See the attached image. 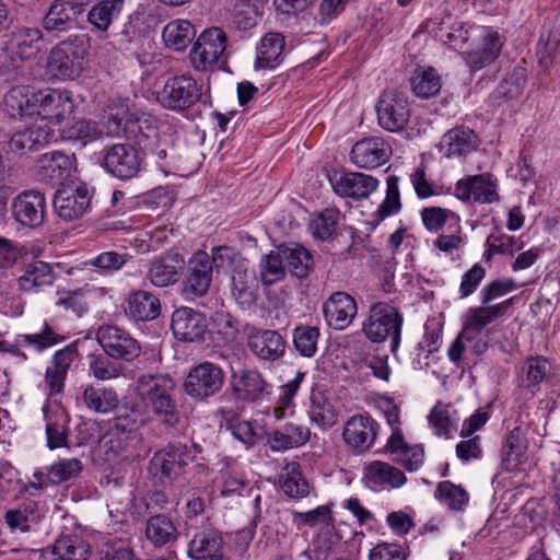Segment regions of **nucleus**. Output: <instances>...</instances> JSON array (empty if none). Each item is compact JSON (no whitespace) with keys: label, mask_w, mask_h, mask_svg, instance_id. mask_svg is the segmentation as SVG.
<instances>
[{"label":"nucleus","mask_w":560,"mask_h":560,"mask_svg":"<svg viewBox=\"0 0 560 560\" xmlns=\"http://www.w3.org/2000/svg\"><path fill=\"white\" fill-rule=\"evenodd\" d=\"M334 191L343 198L365 199L378 187V179L361 172L335 173L330 177Z\"/></svg>","instance_id":"nucleus-15"},{"label":"nucleus","mask_w":560,"mask_h":560,"mask_svg":"<svg viewBox=\"0 0 560 560\" xmlns=\"http://www.w3.org/2000/svg\"><path fill=\"white\" fill-rule=\"evenodd\" d=\"M402 320V315L394 305L376 302L371 305L362 329L372 342H383L389 338L390 351L396 353L400 345Z\"/></svg>","instance_id":"nucleus-3"},{"label":"nucleus","mask_w":560,"mask_h":560,"mask_svg":"<svg viewBox=\"0 0 560 560\" xmlns=\"http://www.w3.org/2000/svg\"><path fill=\"white\" fill-rule=\"evenodd\" d=\"M82 470V463L78 458L62 459L48 468L47 480L51 485H59L78 476Z\"/></svg>","instance_id":"nucleus-62"},{"label":"nucleus","mask_w":560,"mask_h":560,"mask_svg":"<svg viewBox=\"0 0 560 560\" xmlns=\"http://www.w3.org/2000/svg\"><path fill=\"white\" fill-rule=\"evenodd\" d=\"M35 116L40 118L39 124H60L74 110V103L67 92L58 90H38Z\"/></svg>","instance_id":"nucleus-13"},{"label":"nucleus","mask_w":560,"mask_h":560,"mask_svg":"<svg viewBox=\"0 0 560 560\" xmlns=\"http://www.w3.org/2000/svg\"><path fill=\"white\" fill-rule=\"evenodd\" d=\"M55 276L51 266L42 260H35L25 267L19 278V288L23 292H37L44 287L51 285Z\"/></svg>","instance_id":"nucleus-36"},{"label":"nucleus","mask_w":560,"mask_h":560,"mask_svg":"<svg viewBox=\"0 0 560 560\" xmlns=\"http://www.w3.org/2000/svg\"><path fill=\"white\" fill-rule=\"evenodd\" d=\"M358 306L354 299L346 292L334 293L324 304V314L329 326L335 329L347 328L355 317Z\"/></svg>","instance_id":"nucleus-27"},{"label":"nucleus","mask_w":560,"mask_h":560,"mask_svg":"<svg viewBox=\"0 0 560 560\" xmlns=\"http://www.w3.org/2000/svg\"><path fill=\"white\" fill-rule=\"evenodd\" d=\"M258 0H235L233 22L238 30H249L257 23L259 14Z\"/></svg>","instance_id":"nucleus-57"},{"label":"nucleus","mask_w":560,"mask_h":560,"mask_svg":"<svg viewBox=\"0 0 560 560\" xmlns=\"http://www.w3.org/2000/svg\"><path fill=\"white\" fill-rule=\"evenodd\" d=\"M45 552H50L56 560H88L91 548L90 544L79 536L65 535L46 547Z\"/></svg>","instance_id":"nucleus-34"},{"label":"nucleus","mask_w":560,"mask_h":560,"mask_svg":"<svg viewBox=\"0 0 560 560\" xmlns=\"http://www.w3.org/2000/svg\"><path fill=\"white\" fill-rule=\"evenodd\" d=\"M435 497L452 511H463L469 500L467 491L451 481L439 482Z\"/></svg>","instance_id":"nucleus-52"},{"label":"nucleus","mask_w":560,"mask_h":560,"mask_svg":"<svg viewBox=\"0 0 560 560\" xmlns=\"http://www.w3.org/2000/svg\"><path fill=\"white\" fill-rule=\"evenodd\" d=\"M223 549L222 535L218 530L209 529L194 536L187 553L194 560H228Z\"/></svg>","instance_id":"nucleus-28"},{"label":"nucleus","mask_w":560,"mask_h":560,"mask_svg":"<svg viewBox=\"0 0 560 560\" xmlns=\"http://www.w3.org/2000/svg\"><path fill=\"white\" fill-rule=\"evenodd\" d=\"M13 218L23 226L36 229L44 222L47 205L44 194L38 190H24L12 201Z\"/></svg>","instance_id":"nucleus-14"},{"label":"nucleus","mask_w":560,"mask_h":560,"mask_svg":"<svg viewBox=\"0 0 560 560\" xmlns=\"http://www.w3.org/2000/svg\"><path fill=\"white\" fill-rule=\"evenodd\" d=\"M71 170L72 161L60 151L45 153L38 161V175L52 186L62 184L71 175Z\"/></svg>","instance_id":"nucleus-31"},{"label":"nucleus","mask_w":560,"mask_h":560,"mask_svg":"<svg viewBox=\"0 0 560 560\" xmlns=\"http://www.w3.org/2000/svg\"><path fill=\"white\" fill-rule=\"evenodd\" d=\"M174 469L175 447L171 444L165 448L156 451L148 466L149 474L163 486L173 483Z\"/></svg>","instance_id":"nucleus-43"},{"label":"nucleus","mask_w":560,"mask_h":560,"mask_svg":"<svg viewBox=\"0 0 560 560\" xmlns=\"http://www.w3.org/2000/svg\"><path fill=\"white\" fill-rule=\"evenodd\" d=\"M428 420L436 436L451 439L457 431L459 419L450 406L436 404L431 409Z\"/></svg>","instance_id":"nucleus-45"},{"label":"nucleus","mask_w":560,"mask_h":560,"mask_svg":"<svg viewBox=\"0 0 560 560\" xmlns=\"http://www.w3.org/2000/svg\"><path fill=\"white\" fill-rule=\"evenodd\" d=\"M201 96L200 88L191 77H177V110L196 104Z\"/></svg>","instance_id":"nucleus-63"},{"label":"nucleus","mask_w":560,"mask_h":560,"mask_svg":"<svg viewBox=\"0 0 560 560\" xmlns=\"http://www.w3.org/2000/svg\"><path fill=\"white\" fill-rule=\"evenodd\" d=\"M340 212L336 208H327L310 222V230L314 237L318 240L329 238L339 221Z\"/></svg>","instance_id":"nucleus-56"},{"label":"nucleus","mask_w":560,"mask_h":560,"mask_svg":"<svg viewBox=\"0 0 560 560\" xmlns=\"http://www.w3.org/2000/svg\"><path fill=\"white\" fill-rule=\"evenodd\" d=\"M138 390L142 401L150 407L164 423L174 424L175 420V381L170 375H141Z\"/></svg>","instance_id":"nucleus-2"},{"label":"nucleus","mask_w":560,"mask_h":560,"mask_svg":"<svg viewBox=\"0 0 560 560\" xmlns=\"http://www.w3.org/2000/svg\"><path fill=\"white\" fill-rule=\"evenodd\" d=\"M282 258L288 271L298 279H305L313 270V257L310 250L300 244L282 246Z\"/></svg>","instance_id":"nucleus-40"},{"label":"nucleus","mask_w":560,"mask_h":560,"mask_svg":"<svg viewBox=\"0 0 560 560\" xmlns=\"http://www.w3.org/2000/svg\"><path fill=\"white\" fill-rule=\"evenodd\" d=\"M174 529L173 523L170 520L164 515H156L148 521L145 534L148 539L155 546H163L168 541Z\"/></svg>","instance_id":"nucleus-64"},{"label":"nucleus","mask_w":560,"mask_h":560,"mask_svg":"<svg viewBox=\"0 0 560 560\" xmlns=\"http://www.w3.org/2000/svg\"><path fill=\"white\" fill-rule=\"evenodd\" d=\"M399 178L390 175L386 179V196L376 211L378 220H384L387 217L398 213L401 209L400 192L398 187Z\"/></svg>","instance_id":"nucleus-59"},{"label":"nucleus","mask_w":560,"mask_h":560,"mask_svg":"<svg viewBox=\"0 0 560 560\" xmlns=\"http://www.w3.org/2000/svg\"><path fill=\"white\" fill-rule=\"evenodd\" d=\"M55 139L54 130L47 124H34L24 130L13 133L9 141L11 152L23 155L28 151H37Z\"/></svg>","instance_id":"nucleus-25"},{"label":"nucleus","mask_w":560,"mask_h":560,"mask_svg":"<svg viewBox=\"0 0 560 560\" xmlns=\"http://www.w3.org/2000/svg\"><path fill=\"white\" fill-rule=\"evenodd\" d=\"M305 377V373L296 372L295 376L280 386L279 395L275 406L268 409L267 413H271L276 420L290 418L295 412L294 398Z\"/></svg>","instance_id":"nucleus-35"},{"label":"nucleus","mask_w":560,"mask_h":560,"mask_svg":"<svg viewBox=\"0 0 560 560\" xmlns=\"http://www.w3.org/2000/svg\"><path fill=\"white\" fill-rule=\"evenodd\" d=\"M480 144L477 133L466 126H456L443 135L440 150L446 158H465Z\"/></svg>","instance_id":"nucleus-20"},{"label":"nucleus","mask_w":560,"mask_h":560,"mask_svg":"<svg viewBox=\"0 0 560 560\" xmlns=\"http://www.w3.org/2000/svg\"><path fill=\"white\" fill-rule=\"evenodd\" d=\"M260 278L265 285H271L285 276V262L282 258V247L277 252H270L264 255L259 264Z\"/></svg>","instance_id":"nucleus-51"},{"label":"nucleus","mask_w":560,"mask_h":560,"mask_svg":"<svg viewBox=\"0 0 560 560\" xmlns=\"http://www.w3.org/2000/svg\"><path fill=\"white\" fill-rule=\"evenodd\" d=\"M375 110L380 127L388 132L402 131L411 115L408 96L396 89H387L382 92Z\"/></svg>","instance_id":"nucleus-6"},{"label":"nucleus","mask_w":560,"mask_h":560,"mask_svg":"<svg viewBox=\"0 0 560 560\" xmlns=\"http://www.w3.org/2000/svg\"><path fill=\"white\" fill-rule=\"evenodd\" d=\"M526 445L521 439V430L515 428L512 430L505 441L503 451V464L505 469L512 470L522 463L525 455Z\"/></svg>","instance_id":"nucleus-58"},{"label":"nucleus","mask_w":560,"mask_h":560,"mask_svg":"<svg viewBox=\"0 0 560 560\" xmlns=\"http://www.w3.org/2000/svg\"><path fill=\"white\" fill-rule=\"evenodd\" d=\"M381 427L369 415H354L343 427L342 439L355 454L366 453L375 443Z\"/></svg>","instance_id":"nucleus-11"},{"label":"nucleus","mask_w":560,"mask_h":560,"mask_svg":"<svg viewBox=\"0 0 560 560\" xmlns=\"http://www.w3.org/2000/svg\"><path fill=\"white\" fill-rule=\"evenodd\" d=\"M66 339L63 335L58 334L54 327L45 322L43 328L37 334H21L16 336V342L33 347L36 351L42 352Z\"/></svg>","instance_id":"nucleus-50"},{"label":"nucleus","mask_w":560,"mask_h":560,"mask_svg":"<svg viewBox=\"0 0 560 560\" xmlns=\"http://www.w3.org/2000/svg\"><path fill=\"white\" fill-rule=\"evenodd\" d=\"M84 405L98 413H108L119 405V398L113 388L88 385L82 395Z\"/></svg>","instance_id":"nucleus-42"},{"label":"nucleus","mask_w":560,"mask_h":560,"mask_svg":"<svg viewBox=\"0 0 560 560\" xmlns=\"http://www.w3.org/2000/svg\"><path fill=\"white\" fill-rule=\"evenodd\" d=\"M550 362L542 355H536L526 359L522 365V386L532 392H535L540 383L550 373Z\"/></svg>","instance_id":"nucleus-46"},{"label":"nucleus","mask_w":560,"mask_h":560,"mask_svg":"<svg viewBox=\"0 0 560 560\" xmlns=\"http://www.w3.org/2000/svg\"><path fill=\"white\" fill-rule=\"evenodd\" d=\"M212 266L207 253L199 252L189 260V276L184 281L183 294L187 298L201 296L211 283Z\"/></svg>","instance_id":"nucleus-24"},{"label":"nucleus","mask_w":560,"mask_h":560,"mask_svg":"<svg viewBox=\"0 0 560 560\" xmlns=\"http://www.w3.org/2000/svg\"><path fill=\"white\" fill-rule=\"evenodd\" d=\"M454 195L462 201L492 203L499 200L497 186L487 174L466 176L455 185Z\"/></svg>","instance_id":"nucleus-19"},{"label":"nucleus","mask_w":560,"mask_h":560,"mask_svg":"<svg viewBox=\"0 0 560 560\" xmlns=\"http://www.w3.org/2000/svg\"><path fill=\"white\" fill-rule=\"evenodd\" d=\"M43 39V33L37 27H20L12 34L14 43V54L21 60H28L36 57L40 51L39 42Z\"/></svg>","instance_id":"nucleus-44"},{"label":"nucleus","mask_w":560,"mask_h":560,"mask_svg":"<svg viewBox=\"0 0 560 560\" xmlns=\"http://www.w3.org/2000/svg\"><path fill=\"white\" fill-rule=\"evenodd\" d=\"M105 352L90 357L89 372L98 381H109L122 374L124 366Z\"/></svg>","instance_id":"nucleus-54"},{"label":"nucleus","mask_w":560,"mask_h":560,"mask_svg":"<svg viewBox=\"0 0 560 560\" xmlns=\"http://www.w3.org/2000/svg\"><path fill=\"white\" fill-rule=\"evenodd\" d=\"M125 0H102L89 11L88 21L96 30L106 32L121 12Z\"/></svg>","instance_id":"nucleus-47"},{"label":"nucleus","mask_w":560,"mask_h":560,"mask_svg":"<svg viewBox=\"0 0 560 560\" xmlns=\"http://www.w3.org/2000/svg\"><path fill=\"white\" fill-rule=\"evenodd\" d=\"M279 485L282 491L290 498L302 499L310 493V486L302 476L298 462L287 463L280 470Z\"/></svg>","instance_id":"nucleus-41"},{"label":"nucleus","mask_w":560,"mask_h":560,"mask_svg":"<svg viewBox=\"0 0 560 560\" xmlns=\"http://www.w3.org/2000/svg\"><path fill=\"white\" fill-rule=\"evenodd\" d=\"M311 432L305 425L288 422L267 435V445L272 452H284L306 444Z\"/></svg>","instance_id":"nucleus-29"},{"label":"nucleus","mask_w":560,"mask_h":560,"mask_svg":"<svg viewBox=\"0 0 560 560\" xmlns=\"http://www.w3.org/2000/svg\"><path fill=\"white\" fill-rule=\"evenodd\" d=\"M365 486L372 490H394L407 482L402 470L382 460H373L363 467Z\"/></svg>","instance_id":"nucleus-18"},{"label":"nucleus","mask_w":560,"mask_h":560,"mask_svg":"<svg viewBox=\"0 0 560 560\" xmlns=\"http://www.w3.org/2000/svg\"><path fill=\"white\" fill-rule=\"evenodd\" d=\"M526 82V69L515 67L491 94L492 103L500 106L503 103L518 98L524 91Z\"/></svg>","instance_id":"nucleus-38"},{"label":"nucleus","mask_w":560,"mask_h":560,"mask_svg":"<svg viewBox=\"0 0 560 560\" xmlns=\"http://www.w3.org/2000/svg\"><path fill=\"white\" fill-rule=\"evenodd\" d=\"M411 88L418 97H433L442 88L441 77L433 68H418L412 75Z\"/></svg>","instance_id":"nucleus-48"},{"label":"nucleus","mask_w":560,"mask_h":560,"mask_svg":"<svg viewBox=\"0 0 560 560\" xmlns=\"http://www.w3.org/2000/svg\"><path fill=\"white\" fill-rule=\"evenodd\" d=\"M422 224L430 233H438L444 226L450 229L460 222L458 214L441 207H425L420 211Z\"/></svg>","instance_id":"nucleus-49"},{"label":"nucleus","mask_w":560,"mask_h":560,"mask_svg":"<svg viewBox=\"0 0 560 560\" xmlns=\"http://www.w3.org/2000/svg\"><path fill=\"white\" fill-rule=\"evenodd\" d=\"M514 298H510L493 305L469 307L463 316V330L467 334H480L485 327L502 317L513 305Z\"/></svg>","instance_id":"nucleus-22"},{"label":"nucleus","mask_w":560,"mask_h":560,"mask_svg":"<svg viewBox=\"0 0 560 560\" xmlns=\"http://www.w3.org/2000/svg\"><path fill=\"white\" fill-rule=\"evenodd\" d=\"M91 48L90 37L72 34L54 46L49 52L47 66L57 78L75 79L84 69Z\"/></svg>","instance_id":"nucleus-1"},{"label":"nucleus","mask_w":560,"mask_h":560,"mask_svg":"<svg viewBox=\"0 0 560 560\" xmlns=\"http://www.w3.org/2000/svg\"><path fill=\"white\" fill-rule=\"evenodd\" d=\"M319 335L317 327L307 325L295 327L293 330L295 350L303 357L312 358L316 353Z\"/></svg>","instance_id":"nucleus-55"},{"label":"nucleus","mask_w":560,"mask_h":560,"mask_svg":"<svg viewBox=\"0 0 560 560\" xmlns=\"http://www.w3.org/2000/svg\"><path fill=\"white\" fill-rule=\"evenodd\" d=\"M502 42L497 32L485 31L480 47L466 54V63L471 70H480L492 63L499 56Z\"/></svg>","instance_id":"nucleus-33"},{"label":"nucleus","mask_w":560,"mask_h":560,"mask_svg":"<svg viewBox=\"0 0 560 560\" xmlns=\"http://www.w3.org/2000/svg\"><path fill=\"white\" fill-rule=\"evenodd\" d=\"M38 91L30 85H16L11 88L4 95V112L13 119L34 117Z\"/></svg>","instance_id":"nucleus-26"},{"label":"nucleus","mask_w":560,"mask_h":560,"mask_svg":"<svg viewBox=\"0 0 560 560\" xmlns=\"http://www.w3.org/2000/svg\"><path fill=\"white\" fill-rule=\"evenodd\" d=\"M392 153V147L385 138L370 136L353 144L350 159L360 168L373 170L386 164Z\"/></svg>","instance_id":"nucleus-12"},{"label":"nucleus","mask_w":560,"mask_h":560,"mask_svg":"<svg viewBox=\"0 0 560 560\" xmlns=\"http://www.w3.org/2000/svg\"><path fill=\"white\" fill-rule=\"evenodd\" d=\"M308 417L312 423L326 430L338 422V412L331 401L320 390L313 389L310 395Z\"/></svg>","instance_id":"nucleus-37"},{"label":"nucleus","mask_w":560,"mask_h":560,"mask_svg":"<svg viewBox=\"0 0 560 560\" xmlns=\"http://www.w3.org/2000/svg\"><path fill=\"white\" fill-rule=\"evenodd\" d=\"M96 339L104 352L114 358L132 361L140 355L141 347L126 330L114 325H102L96 331Z\"/></svg>","instance_id":"nucleus-8"},{"label":"nucleus","mask_w":560,"mask_h":560,"mask_svg":"<svg viewBox=\"0 0 560 560\" xmlns=\"http://www.w3.org/2000/svg\"><path fill=\"white\" fill-rule=\"evenodd\" d=\"M100 155V165L120 180L132 179L141 171L142 158L139 150L130 143L106 145Z\"/></svg>","instance_id":"nucleus-5"},{"label":"nucleus","mask_w":560,"mask_h":560,"mask_svg":"<svg viewBox=\"0 0 560 560\" xmlns=\"http://www.w3.org/2000/svg\"><path fill=\"white\" fill-rule=\"evenodd\" d=\"M224 373L212 362H202L194 366L187 374L183 388L197 401H206L217 395L223 387Z\"/></svg>","instance_id":"nucleus-7"},{"label":"nucleus","mask_w":560,"mask_h":560,"mask_svg":"<svg viewBox=\"0 0 560 560\" xmlns=\"http://www.w3.org/2000/svg\"><path fill=\"white\" fill-rule=\"evenodd\" d=\"M91 196L85 185L78 186L75 190H58L54 198V208L57 214L71 221L82 217L90 207Z\"/></svg>","instance_id":"nucleus-23"},{"label":"nucleus","mask_w":560,"mask_h":560,"mask_svg":"<svg viewBox=\"0 0 560 560\" xmlns=\"http://www.w3.org/2000/svg\"><path fill=\"white\" fill-rule=\"evenodd\" d=\"M206 318L190 307L177 308V340L192 342L206 331Z\"/></svg>","instance_id":"nucleus-39"},{"label":"nucleus","mask_w":560,"mask_h":560,"mask_svg":"<svg viewBox=\"0 0 560 560\" xmlns=\"http://www.w3.org/2000/svg\"><path fill=\"white\" fill-rule=\"evenodd\" d=\"M78 355V341H72L54 353L44 376L47 399L51 400L63 394L68 372Z\"/></svg>","instance_id":"nucleus-10"},{"label":"nucleus","mask_w":560,"mask_h":560,"mask_svg":"<svg viewBox=\"0 0 560 560\" xmlns=\"http://www.w3.org/2000/svg\"><path fill=\"white\" fill-rule=\"evenodd\" d=\"M285 45L284 36L278 32H270L264 35L257 47L255 69L271 70L277 68L283 59Z\"/></svg>","instance_id":"nucleus-32"},{"label":"nucleus","mask_w":560,"mask_h":560,"mask_svg":"<svg viewBox=\"0 0 560 560\" xmlns=\"http://www.w3.org/2000/svg\"><path fill=\"white\" fill-rule=\"evenodd\" d=\"M126 130L132 133L137 145L142 149H147L150 144H154V141L159 140L158 128L147 118H138L136 121H130Z\"/></svg>","instance_id":"nucleus-61"},{"label":"nucleus","mask_w":560,"mask_h":560,"mask_svg":"<svg viewBox=\"0 0 560 560\" xmlns=\"http://www.w3.org/2000/svg\"><path fill=\"white\" fill-rule=\"evenodd\" d=\"M231 388L235 399L243 402H258L269 399L272 385L256 369H243L232 374Z\"/></svg>","instance_id":"nucleus-9"},{"label":"nucleus","mask_w":560,"mask_h":560,"mask_svg":"<svg viewBox=\"0 0 560 560\" xmlns=\"http://www.w3.org/2000/svg\"><path fill=\"white\" fill-rule=\"evenodd\" d=\"M226 47L228 36L222 28H206L196 38L189 52V61L197 71L211 70L224 57Z\"/></svg>","instance_id":"nucleus-4"},{"label":"nucleus","mask_w":560,"mask_h":560,"mask_svg":"<svg viewBox=\"0 0 560 560\" xmlns=\"http://www.w3.org/2000/svg\"><path fill=\"white\" fill-rule=\"evenodd\" d=\"M47 446L50 450L68 447L70 417L60 401L46 399L43 406Z\"/></svg>","instance_id":"nucleus-17"},{"label":"nucleus","mask_w":560,"mask_h":560,"mask_svg":"<svg viewBox=\"0 0 560 560\" xmlns=\"http://www.w3.org/2000/svg\"><path fill=\"white\" fill-rule=\"evenodd\" d=\"M91 1L55 0L43 19V28L48 33L68 32Z\"/></svg>","instance_id":"nucleus-16"},{"label":"nucleus","mask_w":560,"mask_h":560,"mask_svg":"<svg viewBox=\"0 0 560 560\" xmlns=\"http://www.w3.org/2000/svg\"><path fill=\"white\" fill-rule=\"evenodd\" d=\"M130 259L131 256L127 253L106 250L90 258L84 264L96 268L102 275H113L119 271Z\"/></svg>","instance_id":"nucleus-53"},{"label":"nucleus","mask_w":560,"mask_h":560,"mask_svg":"<svg viewBox=\"0 0 560 560\" xmlns=\"http://www.w3.org/2000/svg\"><path fill=\"white\" fill-rule=\"evenodd\" d=\"M126 302V315L135 322H150L161 314L159 298L148 291H132Z\"/></svg>","instance_id":"nucleus-30"},{"label":"nucleus","mask_w":560,"mask_h":560,"mask_svg":"<svg viewBox=\"0 0 560 560\" xmlns=\"http://www.w3.org/2000/svg\"><path fill=\"white\" fill-rule=\"evenodd\" d=\"M285 340L277 331L271 329H257L249 334L247 347L259 360L276 361L285 351Z\"/></svg>","instance_id":"nucleus-21"},{"label":"nucleus","mask_w":560,"mask_h":560,"mask_svg":"<svg viewBox=\"0 0 560 560\" xmlns=\"http://www.w3.org/2000/svg\"><path fill=\"white\" fill-rule=\"evenodd\" d=\"M60 131L62 139L81 141L82 143L92 141L101 135L96 122L84 119L73 121L71 125L66 126Z\"/></svg>","instance_id":"nucleus-60"}]
</instances>
